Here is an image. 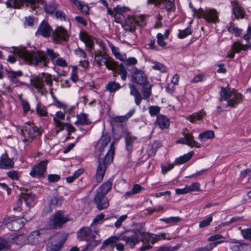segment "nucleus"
I'll return each instance as SVG.
<instances>
[{
    "label": "nucleus",
    "mask_w": 251,
    "mask_h": 251,
    "mask_svg": "<svg viewBox=\"0 0 251 251\" xmlns=\"http://www.w3.org/2000/svg\"><path fill=\"white\" fill-rule=\"evenodd\" d=\"M91 121L88 118V115L84 113H81L76 115V120L75 125L76 126L79 125H87L91 124Z\"/></svg>",
    "instance_id": "obj_29"
},
{
    "label": "nucleus",
    "mask_w": 251,
    "mask_h": 251,
    "mask_svg": "<svg viewBox=\"0 0 251 251\" xmlns=\"http://www.w3.org/2000/svg\"><path fill=\"white\" fill-rule=\"evenodd\" d=\"M249 247L244 244H241L239 242H232L230 245V249L232 251H244L245 249Z\"/></svg>",
    "instance_id": "obj_46"
},
{
    "label": "nucleus",
    "mask_w": 251,
    "mask_h": 251,
    "mask_svg": "<svg viewBox=\"0 0 251 251\" xmlns=\"http://www.w3.org/2000/svg\"><path fill=\"white\" fill-rule=\"evenodd\" d=\"M114 153V146L113 143H112L110 144L108 151L104 158L102 160L99 159L96 173V178L98 182H100L102 180L105 172L106 165L112 162Z\"/></svg>",
    "instance_id": "obj_2"
},
{
    "label": "nucleus",
    "mask_w": 251,
    "mask_h": 251,
    "mask_svg": "<svg viewBox=\"0 0 251 251\" xmlns=\"http://www.w3.org/2000/svg\"><path fill=\"white\" fill-rule=\"evenodd\" d=\"M195 15L198 18H203L207 22L215 23L218 20V13L214 9L206 8L200 9L195 12Z\"/></svg>",
    "instance_id": "obj_6"
},
{
    "label": "nucleus",
    "mask_w": 251,
    "mask_h": 251,
    "mask_svg": "<svg viewBox=\"0 0 251 251\" xmlns=\"http://www.w3.org/2000/svg\"><path fill=\"white\" fill-rule=\"evenodd\" d=\"M21 133L24 137L23 141L26 145L32 142L41 134L40 130L37 126L30 124H26L21 130Z\"/></svg>",
    "instance_id": "obj_3"
},
{
    "label": "nucleus",
    "mask_w": 251,
    "mask_h": 251,
    "mask_svg": "<svg viewBox=\"0 0 251 251\" xmlns=\"http://www.w3.org/2000/svg\"><path fill=\"white\" fill-rule=\"evenodd\" d=\"M61 247V244L57 235L51 238L48 243L46 249L47 251H58Z\"/></svg>",
    "instance_id": "obj_22"
},
{
    "label": "nucleus",
    "mask_w": 251,
    "mask_h": 251,
    "mask_svg": "<svg viewBox=\"0 0 251 251\" xmlns=\"http://www.w3.org/2000/svg\"><path fill=\"white\" fill-rule=\"evenodd\" d=\"M141 235L142 232L139 230H137L131 236H122L121 240L125 242L126 245L133 247L140 242Z\"/></svg>",
    "instance_id": "obj_14"
},
{
    "label": "nucleus",
    "mask_w": 251,
    "mask_h": 251,
    "mask_svg": "<svg viewBox=\"0 0 251 251\" xmlns=\"http://www.w3.org/2000/svg\"><path fill=\"white\" fill-rule=\"evenodd\" d=\"M130 10L128 7L118 5L114 7L112 10L113 14L111 15L113 17L114 21L117 23H122L124 22L125 17L123 15L124 13L128 12Z\"/></svg>",
    "instance_id": "obj_11"
},
{
    "label": "nucleus",
    "mask_w": 251,
    "mask_h": 251,
    "mask_svg": "<svg viewBox=\"0 0 251 251\" xmlns=\"http://www.w3.org/2000/svg\"><path fill=\"white\" fill-rule=\"evenodd\" d=\"M13 159H10L6 153L1 154L0 157V168L4 169H9L14 166Z\"/></svg>",
    "instance_id": "obj_24"
},
{
    "label": "nucleus",
    "mask_w": 251,
    "mask_h": 251,
    "mask_svg": "<svg viewBox=\"0 0 251 251\" xmlns=\"http://www.w3.org/2000/svg\"><path fill=\"white\" fill-rule=\"evenodd\" d=\"M37 113L40 116H46L48 115L47 108L43 105L38 103L36 107Z\"/></svg>",
    "instance_id": "obj_51"
},
{
    "label": "nucleus",
    "mask_w": 251,
    "mask_h": 251,
    "mask_svg": "<svg viewBox=\"0 0 251 251\" xmlns=\"http://www.w3.org/2000/svg\"><path fill=\"white\" fill-rule=\"evenodd\" d=\"M100 242V240H94L91 243H88L87 246L82 249L80 251H91Z\"/></svg>",
    "instance_id": "obj_57"
},
{
    "label": "nucleus",
    "mask_w": 251,
    "mask_h": 251,
    "mask_svg": "<svg viewBox=\"0 0 251 251\" xmlns=\"http://www.w3.org/2000/svg\"><path fill=\"white\" fill-rule=\"evenodd\" d=\"M183 135L186 138L185 145L191 148H200L201 147V144L195 140L192 133H184Z\"/></svg>",
    "instance_id": "obj_26"
},
{
    "label": "nucleus",
    "mask_w": 251,
    "mask_h": 251,
    "mask_svg": "<svg viewBox=\"0 0 251 251\" xmlns=\"http://www.w3.org/2000/svg\"><path fill=\"white\" fill-rule=\"evenodd\" d=\"M152 63L153 65L152 68L153 70H158L162 73H166L167 71L166 67L162 63L156 61L153 62Z\"/></svg>",
    "instance_id": "obj_54"
},
{
    "label": "nucleus",
    "mask_w": 251,
    "mask_h": 251,
    "mask_svg": "<svg viewBox=\"0 0 251 251\" xmlns=\"http://www.w3.org/2000/svg\"><path fill=\"white\" fill-rule=\"evenodd\" d=\"M69 36L68 31L62 26L57 27L53 32V39L56 43L66 41Z\"/></svg>",
    "instance_id": "obj_12"
},
{
    "label": "nucleus",
    "mask_w": 251,
    "mask_h": 251,
    "mask_svg": "<svg viewBox=\"0 0 251 251\" xmlns=\"http://www.w3.org/2000/svg\"><path fill=\"white\" fill-rule=\"evenodd\" d=\"M63 198L61 197H53L50 200V205L52 206H59L62 204Z\"/></svg>",
    "instance_id": "obj_60"
},
{
    "label": "nucleus",
    "mask_w": 251,
    "mask_h": 251,
    "mask_svg": "<svg viewBox=\"0 0 251 251\" xmlns=\"http://www.w3.org/2000/svg\"><path fill=\"white\" fill-rule=\"evenodd\" d=\"M170 32V29H167L163 34L161 33H158L157 34V43L159 46L162 47H165L166 46L167 43L165 40L168 39Z\"/></svg>",
    "instance_id": "obj_32"
},
{
    "label": "nucleus",
    "mask_w": 251,
    "mask_h": 251,
    "mask_svg": "<svg viewBox=\"0 0 251 251\" xmlns=\"http://www.w3.org/2000/svg\"><path fill=\"white\" fill-rule=\"evenodd\" d=\"M156 123L161 129L168 128L170 125L168 118L162 115L157 116Z\"/></svg>",
    "instance_id": "obj_33"
},
{
    "label": "nucleus",
    "mask_w": 251,
    "mask_h": 251,
    "mask_svg": "<svg viewBox=\"0 0 251 251\" xmlns=\"http://www.w3.org/2000/svg\"><path fill=\"white\" fill-rule=\"evenodd\" d=\"M31 84L38 90L42 89L44 86L43 80L38 77H35L31 79Z\"/></svg>",
    "instance_id": "obj_48"
},
{
    "label": "nucleus",
    "mask_w": 251,
    "mask_h": 251,
    "mask_svg": "<svg viewBox=\"0 0 251 251\" xmlns=\"http://www.w3.org/2000/svg\"><path fill=\"white\" fill-rule=\"evenodd\" d=\"M26 236L24 234L19 235L13 238H8V239L11 241V244H16L19 245H24L26 242Z\"/></svg>",
    "instance_id": "obj_38"
},
{
    "label": "nucleus",
    "mask_w": 251,
    "mask_h": 251,
    "mask_svg": "<svg viewBox=\"0 0 251 251\" xmlns=\"http://www.w3.org/2000/svg\"><path fill=\"white\" fill-rule=\"evenodd\" d=\"M11 241L7 238H3L0 237V251L2 250L6 251L10 249Z\"/></svg>",
    "instance_id": "obj_40"
},
{
    "label": "nucleus",
    "mask_w": 251,
    "mask_h": 251,
    "mask_svg": "<svg viewBox=\"0 0 251 251\" xmlns=\"http://www.w3.org/2000/svg\"><path fill=\"white\" fill-rule=\"evenodd\" d=\"M77 237L80 240H86L89 243L94 240H100L97 239L95 235L91 233L90 229L88 227H84L79 230L77 233Z\"/></svg>",
    "instance_id": "obj_15"
},
{
    "label": "nucleus",
    "mask_w": 251,
    "mask_h": 251,
    "mask_svg": "<svg viewBox=\"0 0 251 251\" xmlns=\"http://www.w3.org/2000/svg\"><path fill=\"white\" fill-rule=\"evenodd\" d=\"M244 96L237 91L233 90V93L231 97L227 101V104L230 107H235L243 102Z\"/></svg>",
    "instance_id": "obj_19"
},
{
    "label": "nucleus",
    "mask_w": 251,
    "mask_h": 251,
    "mask_svg": "<svg viewBox=\"0 0 251 251\" xmlns=\"http://www.w3.org/2000/svg\"><path fill=\"white\" fill-rule=\"evenodd\" d=\"M70 79L74 82H76L78 80L77 66H73Z\"/></svg>",
    "instance_id": "obj_63"
},
{
    "label": "nucleus",
    "mask_w": 251,
    "mask_h": 251,
    "mask_svg": "<svg viewBox=\"0 0 251 251\" xmlns=\"http://www.w3.org/2000/svg\"><path fill=\"white\" fill-rule=\"evenodd\" d=\"M46 239V236L42 230H35L32 232L28 237V242L29 244L36 245L43 242Z\"/></svg>",
    "instance_id": "obj_13"
},
{
    "label": "nucleus",
    "mask_w": 251,
    "mask_h": 251,
    "mask_svg": "<svg viewBox=\"0 0 251 251\" xmlns=\"http://www.w3.org/2000/svg\"><path fill=\"white\" fill-rule=\"evenodd\" d=\"M7 74L11 81L14 82L17 78L23 75V72L21 70L17 71H9L8 72Z\"/></svg>",
    "instance_id": "obj_52"
},
{
    "label": "nucleus",
    "mask_w": 251,
    "mask_h": 251,
    "mask_svg": "<svg viewBox=\"0 0 251 251\" xmlns=\"http://www.w3.org/2000/svg\"><path fill=\"white\" fill-rule=\"evenodd\" d=\"M147 86H143L142 89V93L143 95V99L145 100H148L151 94L152 85L146 84Z\"/></svg>",
    "instance_id": "obj_47"
},
{
    "label": "nucleus",
    "mask_w": 251,
    "mask_h": 251,
    "mask_svg": "<svg viewBox=\"0 0 251 251\" xmlns=\"http://www.w3.org/2000/svg\"><path fill=\"white\" fill-rule=\"evenodd\" d=\"M104 65L107 69L110 70H114L117 66V63L116 61H115L109 55L106 59V61L105 62Z\"/></svg>",
    "instance_id": "obj_49"
},
{
    "label": "nucleus",
    "mask_w": 251,
    "mask_h": 251,
    "mask_svg": "<svg viewBox=\"0 0 251 251\" xmlns=\"http://www.w3.org/2000/svg\"><path fill=\"white\" fill-rule=\"evenodd\" d=\"M232 12L236 19H243L245 17V11L238 4L234 5Z\"/></svg>",
    "instance_id": "obj_37"
},
{
    "label": "nucleus",
    "mask_w": 251,
    "mask_h": 251,
    "mask_svg": "<svg viewBox=\"0 0 251 251\" xmlns=\"http://www.w3.org/2000/svg\"><path fill=\"white\" fill-rule=\"evenodd\" d=\"M136 141H137V139L136 137L127 135L126 137V148L127 150L130 151L132 149L133 145Z\"/></svg>",
    "instance_id": "obj_50"
},
{
    "label": "nucleus",
    "mask_w": 251,
    "mask_h": 251,
    "mask_svg": "<svg viewBox=\"0 0 251 251\" xmlns=\"http://www.w3.org/2000/svg\"><path fill=\"white\" fill-rule=\"evenodd\" d=\"M130 94L134 97L135 104L139 106L143 98L142 97L136 86L133 84L129 85Z\"/></svg>",
    "instance_id": "obj_25"
},
{
    "label": "nucleus",
    "mask_w": 251,
    "mask_h": 251,
    "mask_svg": "<svg viewBox=\"0 0 251 251\" xmlns=\"http://www.w3.org/2000/svg\"><path fill=\"white\" fill-rule=\"evenodd\" d=\"M47 53L50 56L52 63L59 56V54L56 52H54L52 49H47Z\"/></svg>",
    "instance_id": "obj_62"
},
{
    "label": "nucleus",
    "mask_w": 251,
    "mask_h": 251,
    "mask_svg": "<svg viewBox=\"0 0 251 251\" xmlns=\"http://www.w3.org/2000/svg\"><path fill=\"white\" fill-rule=\"evenodd\" d=\"M80 40L90 50L92 49L95 38L85 31H81L79 34Z\"/></svg>",
    "instance_id": "obj_18"
},
{
    "label": "nucleus",
    "mask_w": 251,
    "mask_h": 251,
    "mask_svg": "<svg viewBox=\"0 0 251 251\" xmlns=\"http://www.w3.org/2000/svg\"><path fill=\"white\" fill-rule=\"evenodd\" d=\"M54 65L58 66L61 67H65L67 66V63L65 59L63 58L58 57L53 62Z\"/></svg>",
    "instance_id": "obj_58"
},
{
    "label": "nucleus",
    "mask_w": 251,
    "mask_h": 251,
    "mask_svg": "<svg viewBox=\"0 0 251 251\" xmlns=\"http://www.w3.org/2000/svg\"><path fill=\"white\" fill-rule=\"evenodd\" d=\"M243 39L246 41V44L251 43V41L250 40L251 39V26L250 25H248L246 33L243 36Z\"/></svg>",
    "instance_id": "obj_64"
},
{
    "label": "nucleus",
    "mask_w": 251,
    "mask_h": 251,
    "mask_svg": "<svg viewBox=\"0 0 251 251\" xmlns=\"http://www.w3.org/2000/svg\"><path fill=\"white\" fill-rule=\"evenodd\" d=\"M206 115V113L204 110L202 109L187 116L186 119L188 120L191 123L194 124L198 121H201Z\"/></svg>",
    "instance_id": "obj_28"
},
{
    "label": "nucleus",
    "mask_w": 251,
    "mask_h": 251,
    "mask_svg": "<svg viewBox=\"0 0 251 251\" xmlns=\"http://www.w3.org/2000/svg\"><path fill=\"white\" fill-rule=\"evenodd\" d=\"M213 220V217L211 216H208L205 219L199 223V227L203 228L208 226Z\"/></svg>",
    "instance_id": "obj_59"
},
{
    "label": "nucleus",
    "mask_w": 251,
    "mask_h": 251,
    "mask_svg": "<svg viewBox=\"0 0 251 251\" xmlns=\"http://www.w3.org/2000/svg\"><path fill=\"white\" fill-rule=\"evenodd\" d=\"M214 137V132L212 130H207L201 133L199 135L198 138L201 142H205L206 140L212 139Z\"/></svg>",
    "instance_id": "obj_39"
},
{
    "label": "nucleus",
    "mask_w": 251,
    "mask_h": 251,
    "mask_svg": "<svg viewBox=\"0 0 251 251\" xmlns=\"http://www.w3.org/2000/svg\"><path fill=\"white\" fill-rule=\"evenodd\" d=\"M111 137L110 135L106 133L103 134L101 138L98 141L96 145V150L101 153L104 149L110 143Z\"/></svg>",
    "instance_id": "obj_17"
},
{
    "label": "nucleus",
    "mask_w": 251,
    "mask_h": 251,
    "mask_svg": "<svg viewBox=\"0 0 251 251\" xmlns=\"http://www.w3.org/2000/svg\"><path fill=\"white\" fill-rule=\"evenodd\" d=\"M69 220L68 215H65L63 211H58L53 215L49 226L50 228H60Z\"/></svg>",
    "instance_id": "obj_7"
},
{
    "label": "nucleus",
    "mask_w": 251,
    "mask_h": 251,
    "mask_svg": "<svg viewBox=\"0 0 251 251\" xmlns=\"http://www.w3.org/2000/svg\"><path fill=\"white\" fill-rule=\"evenodd\" d=\"M146 25L145 17L143 15L138 16H128L122 23V27L125 30L133 31L137 26H144Z\"/></svg>",
    "instance_id": "obj_4"
},
{
    "label": "nucleus",
    "mask_w": 251,
    "mask_h": 251,
    "mask_svg": "<svg viewBox=\"0 0 251 251\" xmlns=\"http://www.w3.org/2000/svg\"><path fill=\"white\" fill-rule=\"evenodd\" d=\"M15 52L28 64L37 65L40 62H43L44 66H46L49 62L45 53L41 51L28 52L24 47H20L16 49Z\"/></svg>",
    "instance_id": "obj_1"
},
{
    "label": "nucleus",
    "mask_w": 251,
    "mask_h": 251,
    "mask_svg": "<svg viewBox=\"0 0 251 251\" xmlns=\"http://www.w3.org/2000/svg\"><path fill=\"white\" fill-rule=\"evenodd\" d=\"M82 173L83 170L82 169H78L77 171L74 172L72 176L66 178V181L68 183H72L76 178H77Z\"/></svg>",
    "instance_id": "obj_56"
},
{
    "label": "nucleus",
    "mask_w": 251,
    "mask_h": 251,
    "mask_svg": "<svg viewBox=\"0 0 251 251\" xmlns=\"http://www.w3.org/2000/svg\"><path fill=\"white\" fill-rule=\"evenodd\" d=\"M208 242H212L215 244L216 247L225 241V238L221 234H216L209 237L207 239Z\"/></svg>",
    "instance_id": "obj_44"
},
{
    "label": "nucleus",
    "mask_w": 251,
    "mask_h": 251,
    "mask_svg": "<svg viewBox=\"0 0 251 251\" xmlns=\"http://www.w3.org/2000/svg\"><path fill=\"white\" fill-rule=\"evenodd\" d=\"M51 28L48 23L43 21L36 32V35H41L45 37H48L51 33Z\"/></svg>",
    "instance_id": "obj_21"
},
{
    "label": "nucleus",
    "mask_w": 251,
    "mask_h": 251,
    "mask_svg": "<svg viewBox=\"0 0 251 251\" xmlns=\"http://www.w3.org/2000/svg\"><path fill=\"white\" fill-rule=\"evenodd\" d=\"M228 30L231 33H234L235 35L237 37L242 35L243 32V30L242 29L235 26L233 25H230V26H228Z\"/></svg>",
    "instance_id": "obj_55"
},
{
    "label": "nucleus",
    "mask_w": 251,
    "mask_h": 251,
    "mask_svg": "<svg viewBox=\"0 0 251 251\" xmlns=\"http://www.w3.org/2000/svg\"><path fill=\"white\" fill-rule=\"evenodd\" d=\"M65 117V113H63L61 111H57L53 117L54 126L57 129L56 131V134H58L59 132L63 130V127L64 125V123L62 122V120H64Z\"/></svg>",
    "instance_id": "obj_16"
},
{
    "label": "nucleus",
    "mask_w": 251,
    "mask_h": 251,
    "mask_svg": "<svg viewBox=\"0 0 251 251\" xmlns=\"http://www.w3.org/2000/svg\"><path fill=\"white\" fill-rule=\"evenodd\" d=\"M25 204L28 207L34 206L36 203V197L34 195L31 194H26L23 196Z\"/></svg>",
    "instance_id": "obj_36"
},
{
    "label": "nucleus",
    "mask_w": 251,
    "mask_h": 251,
    "mask_svg": "<svg viewBox=\"0 0 251 251\" xmlns=\"http://www.w3.org/2000/svg\"><path fill=\"white\" fill-rule=\"evenodd\" d=\"M131 80L135 83L143 86L149 84L146 74L143 70L137 68H134L131 76Z\"/></svg>",
    "instance_id": "obj_9"
},
{
    "label": "nucleus",
    "mask_w": 251,
    "mask_h": 251,
    "mask_svg": "<svg viewBox=\"0 0 251 251\" xmlns=\"http://www.w3.org/2000/svg\"><path fill=\"white\" fill-rule=\"evenodd\" d=\"M78 9L85 15L89 14V8L87 4L79 0H70Z\"/></svg>",
    "instance_id": "obj_31"
},
{
    "label": "nucleus",
    "mask_w": 251,
    "mask_h": 251,
    "mask_svg": "<svg viewBox=\"0 0 251 251\" xmlns=\"http://www.w3.org/2000/svg\"><path fill=\"white\" fill-rule=\"evenodd\" d=\"M166 233L165 232H161L158 234H155L150 233H147L145 235L146 238L151 244H154L160 239L166 238Z\"/></svg>",
    "instance_id": "obj_27"
},
{
    "label": "nucleus",
    "mask_w": 251,
    "mask_h": 251,
    "mask_svg": "<svg viewBox=\"0 0 251 251\" xmlns=\"http://www.w3.org/2000/svg\"><path fill=\"white\" fill-rule=\"evenodd\" d=\"M233 93V90L231 91L228 87H222L220 91L221 98L224 100H228Z\"/></svg>",
    "instance_id": "obj_43"
},
{
    "label": "nucleus",
    "mask_w": 251,
    "mask_h": 251,
    "mask_svg": "<svg viewBox=\"0 0 251 251\" xmlns=\"http://www.w3.org/2000/svg\"><path fill=\"white\" fill-rule=\"evenodd\" d=\"M186 187L188 193L196 191H201V184L198 182L193 183L190 185H186Z\"/></svg>",
    "instance_id": "obj_53"
},
{
    "label": "nucleus",
    "mask_w": 251,
    "mask_h": 251,
    "mask_svg": "<svg viewBox=\"0 0 251 251\" xmlns=\"http://www.w3.org/2000/svg\"><path fill=\"white\" fill-rule=\"evenodd\" d=\"M248 50H251V43L243 44L240 41L234 42L228 50L226 56L229 58L234 57L235 52L239 53L242 50L246 51Z\"/></svg>",
    "instance_id": "obj_10"
},
{
    "label": "nucleus",
    "mask_w": 251,
    "mask_h": 251,
    "mask_svg": "<svg viewBox=\"0 0 251 251\" xmlns=\"http://www.w3.org/2000/svg\"><path fill=\"white\" fill-rule=\"evenodd\" d=\"M112 183L110 181H107L103 183L99 188L97 193L104 195L107 193L111 188Z\"/></svg>",
    "instance_id": "obj_45"
},
{
    "label": "nucleus",
    "mask_w": 251,
    "mask_h": 251,
    "mask_svg": "<svg viewBox=\"0 0 251 251\" xmlns=\"http://www.w3.org/2000/svg\"><path fill=\"white\" fill-rule=\"evenodd\" d=\"M94 201L97 208L99 210L106 208L109 206V202L107 199L104 195H101L100 193H97L94 198Z\"/></svg>",
    "instance_id": "obj_20"
},
{
    "label": "nucleus",
    "mask_w": 251,
    "mask_h": 251,
    "mask_svg": "<svg viewBox=\"0 0 251 251\" xmlns=\"http://www.w3.org/2000/svg\"><path fill=\"white\" fill-rule=\"evenodd\" d=\"M192 31L190 28H186L184 30H180L178 35V37L180 39H183L187 36L191 35Z\"/></svg>",
    "instance_id": "obj_61"
},
{
    "label": "nucleus",
    "mask_w": 251,
    "mask_h": 251,
    "mask_svg": "<svg viewBox=\"0 0 251 251\" xmlns=\"http://www.w3.org/2000/svg\"><path fill=\"white\" fill-rule=\"evenodd\" d=\"M175 0H148L149 2L153 3L156 5L164 3L165 9L168 11H174L175 9Z\"/></svg>",
    "instance_id": "obj_23"
},
{
    "label": "nucleus",
    "mask_w": 251,
    "mask_h": 251,
    "mask_svg": "<svg viewBox=\"0 0 251 251\" xmlns=\"http://www.w3.org/2000/svg\"><path fill=\"white\" fill-rule=\"evenodd\" d=\"M182 218L179 216H173L168 218H163L159 219L160 221L169 225L170 226H174L182 221Z\"/></svg>",
    "instance_id": "obj_34"
},
{
    "label": "nucleus",
    "mask_w": 251,
    "mask_h": 251,
    "mask_svg": "<svg viewBox=\"0 0 251 251\" xmlns=\"http://www.w3.org/2000/svg\"><path fill=\"white\" fill-rule=\"evenodd\" d=\"M194 152L193 151L189 152L184 155L179 156L175 160L176 164H182L189 161L193 156Z\"/></svg>",
    "instance_id": "obj_35"
},
{
    "label": "nucleus",
    "mask_w": 251,
    "mask_h": 251,
    "mask_svg": "<svg viewBox=\"0 0 251 251\" xmlns=\"http://www.w3.org/2000/svg\"><path fill=\"white\" fill-rule=\"evenodd\" d=\"M108 56V54L102 53L101 52L95 53L94 56V64H96L98 67L103 65Z\"/></svg>",
    "instance_id": "obj_30"
},
{
    "label": "nucleus",
    "mask_w": 251,
    "mask_h": 251,
    "mask_svg": "<svg viewBox=\"0 0 251 251\" xmlns=\"http://www.w3.org/2000/svg\"><path fill=\"white\" fill-rule=\"evenodd\" d=\"M21 220L20 219L12 220L10 223L7 224V227L11 230H18L23 226V225L21 224Z\"/></svg>",
    "instance_id": "obj_42"
},
{
    "label": "nucleus",
    "mask_w": 251,
    "mask_h": 251,
    "mask_svg": "<svg viewBox=\"0 0 251 251\" xmlns=\"http://www.w3.org/2000/svg\"><path fill=\"white\" fill-rule=\"evenodd\" d=\"M47 163L48 161L45 160L34 164L32 167L29 175L33 178H44L45 173L47 171Z\"/></svg>",
    "instance_id": "obj_8"
},
{
    "label": "nucleus",
    "mask_w": 251,
    "mask_h": 251,
    "mask_svg": "<svg viewBox=\"0 0 251 251\" xmlns=\"http://www.w3.org/2000/svg\"><path fill=\"white\" fill-rule=\"evenodd\" d=\"M121 87L120 83L115 81H109L105 86V89L110 93H114Z\"/></svg>",
    "instance_id": "obj_41"
},
{
    "label": "nucleus",
    "mask_w": 251,
    "mask_h": 251,
    "mask_svg": "<svg viewBox=\"0 0 251 251\" xmlns=\"http://www.w3.org/2000/svg\"><path fill=\"white\" fill-rule=\"evenodd\" d=\"M25 2L27 7L31 10H35L38 7L39 4H43V0H7L6 4L7 7L19 8L22 4Z\"/></svg>",
    "instance_id": "obj_5"
}]
</instances>
